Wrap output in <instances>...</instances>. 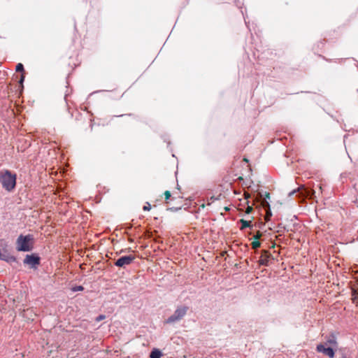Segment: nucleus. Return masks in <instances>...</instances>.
Returning <instances> with one entry per match:
<instances>
[{"instance_id": "1", "label": "nucleus", "mask_w": 358, "mask_h": 358, "mask_svg": "<svg viewBox=\"0 0 358 358\" xmlns=\"http://www.w3.org/2000/svg\"><path fill=\"white\" fill-rule=\"evenodd\" d=\"M34 238L31 234L20 235L16 240V250L19 252H29L33 249Z\"/></svg>"}, {"instance_id": "2", "label": "nucleus", "mask_w": 358, "mask_h": 358, "mask_svg": "<svg viewBox=\"0 0 358 358\" xmlns=\"http://www.w3.org/2000/svg\"><path fill=\"white\" fill-rule=\"evenodd\" d=\"M0 182L2 187L7 191L13 190L16 185V175L10 171L6 170L0 173Z\"/></svg>"}, {"instance_id": "3", "label": "nucleus", "mask_w": 358, "mask_h": 358, "mask_svg": "<svg viewBox=\"0 0 358 358\" xmlns=\"http://www.w3.org/2000/svg\"><path fill=\"white\" fill-rule=\"evenodd\" d=\"M0 259L10 264L17 262V258L11 254L3 241L0 242Z\"/></svg>"}, {"instance_id": "4", "label": "nucleus", "mask_w": 358, "mask_h": 358, "mask_svg": "<svg viewBox=\"0 0 358 358\" xmlns=\"http://www.w3.org/2000/svg\"><path fill=\"white\" fill-rule=\"evenodd\" d=\"M40 260L41 259L37 254H31L25 256L23 263L31 268H36L40 264Z\"/></svg>"}, {"instance_id": "5", "label": "nucleus", "mask_w": 358, "mask_h": 358, "mask_svg": "<svg viewBox=\"0 0 358 358\" xmlns=\"http://www.w3.org/2000/svg\"><path fill=\"white\" fill-rule=\"evenodd\" d=\"M188 308L186 306H181L178 308L174 313L168 318L167 322L171 323L181 320L186 314Z\"/></svg>"}, {"instance_id": "6", "label": "nucleus", "mask_w": 358, "mask_h": 358, "mask_svg": "<svg viewBox=\"0 0 358 358\" xmlns=\"http://www.w3.org/2000/svg\"><path fill=\"white\" fill-rule=\"evenodd\" d=\"M135 257L132 255L124 256L119 258L115 263V265L118 267H123L126 265L130 264L134 260Z\"/></svg>"}, {"instance_id": "7", "label": "nucleus", "mask_w": 358, "mask_h": 358, "mask_svg": "<svg viewBox=\"0 0 358 358\" xmlns=\"http://www.w3.org/2000/svg\"><path fill=\"white\" fill-rule=\"evenodd\" d=\"M317 350L320 352H322L330 358H334V351L329 347L323 344H320L317 346Z\"/></svg>"}, {"instance_id": "8", "label": "nucleus", "mask_w": 358, "mask_h": 358, "mask_svg": "<svg viewBox=\"0 0 358 358\" xmlns=\"http://www.w3.org/2000/svg\"><path fill=\"white\" fill-rule=\"evenodd\" d=\"M270 256L271 255L268 251L263 250L259 259V264L263 266H268Z\"/></svg>"}, {"instance_id": "9", "label": "nucleus", "mask_w": 358, "mask_h": 358, "mask_svg": "<svg viewBox=\"0 0 358 358\" xmlns=\"http://www.w3.org/2000/svg\"><path fill=\"white\" fill-rule=\"evenodd\" d=\"M162 357V352L158 349H154L150 355V358H160Z\"/></svg>"}, {"instance_id": "10", "label": "nucleus", "mask_w": 358, "mask_h": 358, "mask_svg": "<svg viewBox=\"0 0 358 358\" xmlns=\"http://www.w3.org/2000/svg\"><path fill=\"white\" fill-rule=\"evenodd\" d=\"M240 222L241 223V229H243L246 227H251V221H247L245 220H241Z\"/></svg>"}, {"instance_id": "11", "label": "nucleus", "mask_w": 358, "mask_h": 358, "mask_svg": "<svg viewBox=\"0 0 358 358\" xmlns=\"http://www.w3.org/2000/svg\"><path fill=\"white\" fill-rule=\"evenodd\" d=\"M324 345L327 346V345L336 346L337 342H336V338L334 337H332L331 338L328 339Z\"/></svg>"}, {"instance_id": "12", "label": "nucleus", "mask_w": 358, "mask_h": 358, "mask_svg": "<svg viewBox=\"0 0 358 358\" xmlns=\"http://www.w3.org/2000/svg\"><path fill=\"white\" fill-rule=\"evenodd\" d=\"M260 242L258 240H255L252 242L251 245L253 249H257L260 247Z\"/></svg>"}, {"instance_id": "13", "label": "nucleus", "mask_w": 358, "mask_h": 358, "mask_svg": "<svg viewBox=\"0 0 358 358\" xmlns=\"http://www.w3.org/2000/svg\"><path fill=\"white\" fill-rule=\"evenodd\" d=\"M15 69H16V71H19V72L23 71H24L23 64L21 63L17 64Z\"/></svg>"}, {"instance_id": "14", "label": "nucleus", "mask_w": 358, "mask_h": 358, "mask_svg": "<svg viewBox=\"0 0 358 358\" xmlns=\"http://www.w3.org/2000/svg\"><path fill=\"white\" fill-rule=\"evenodd\" d=\"M262 236V234L260 231H257V234L254 236V238L255 240H259Z\"/></svg>"}, {"instance_id": "15", "label": "nucleus", "mask_w": 358, "mask_h": 358, "mask_svg": "<svg viewBox=\"0 0 358 358\" xmlns=\"http://www.w3.org/2000/svg\"><path fill=\"white\" fill-rule=\"evenodd\" d=\"M164 196H165V199L166 200H169L171 197V192L169 191H166L164 192Z\"/></svg>"}, {"instance_id": "16", "label": "nucleus", "mask_w": 358, "mask_h": 358, "mask_svg": "<svg viewBox=\"0 0 358 358\" xmlns=\"http://www.w3.org/2000/svg\"><path fill=\"white\" fill-rule=\"evenodd\" d=\"M106 318V316L104 315H100L99 317L96 318V321L99 322L102 320H104Z\"/></svg>"}, {"instance_id": "17", "label": "nucleus", "mask_w": 358, "mask_h": 358, "mask_svg": "<svg viewBox=\"0 0 358 358\" xmlns=\"http://www.w3.org/2000/svg\"><path fill=\"white\" fill-rule=\"evenodd\" d=\"M151 208V206L150 205V203H147L145 206H143V210H150Z\"/></svg>"}, {"instance_id": "18", "label": "nucleus", "mask_w": 358, "mask_h": 358, "mask_svg": "<svg viewBox=\"0 0 358 358\" xmlns=\"http://www.w3.org/2000/svg\"><path fill=\"white\" fill-rule=\"evenodd\" d=\"M252 209H253V208H252V206H248L247 207V208H246L245 213H246L247 214H249V213H250L252 211Z\"/></svg>"}, {"instance_id": "19", "label": "nucleus", "mask_w": 358, "mask_h": 358, "mask_svg": "<svg viewBox=\"0 0 358 358\" xmlns=\"http://www.w3.org/2000/svg\"><path fill=\"white\" fill-rule=\"evenodd\" d=\"M83 287L82 286H77V287H75L73 288V291H80V290H83Z\"/></svg>"}, {"instance_id": "20", "label": "nucleus", "mask_w": 358, "mask_h": 358, "mask_svg": "<svg viewBox=\"0 0 358 358\" xmlns=\"http://www.w3.org/2000/svg\"><path fill=\"white\" fill-rule=\"evenodd\" d=\"M24 76L22 74L21 76V78H20V83H22L24 82Z\"/></svg>"}, {"instance_id": "21", "label": "nucleus", "mask_w": 358, "mask_h": 358, "mask_svg": "<svg viewBox=\"0 0 358 358\" xmlns=\"http://www.w3.org/2000/svg\"><path fill=\"white\" fill-rule=\"evenodd\" d=\"M353 296L355 299H358V293L357 294L356 292H355Z\"/></svg>"}, {"instance_id": "22", "label": "nucleus", "mask_w": 358, "mask_h": 358, "mask_svg": "<svg viewBox=\"0 0 358 358\" xmlns=\"http://www.w3.org/2000/svg\"><path fill=\"white\" fill-rule=\"evenodd\" d=\"M304 190H305V192H306V194L307 195H308V194H309V191H308V190H307V189H304Z\"/></svg>"}, {"instance_id": "23", "label": "nucleus", "mask_w": 358, "mask_h": 358, "mask_svg": "<svg viewBox=\"0 0 358 358\" xmlns=\"http://www.w3.org/2000/svg\"><path fill=\"white\" fill-rule=\"evenodd\" d=\"M295 192V191L292 192L289 194L292 195Z\"/></svg>"}, {"instance_id": "24", "label": "nucleus", "mask_w": 358, "mask_h": 358, "mask_svg": "<svg viewBox=\"0 0 358 358\" xmlns=\"http://www.w3.org/2000/svg\"><path fill=\"white\" fill-rule=\"evenodd\" d=\"M66 98H67V94H66L65 96H64V99H65L66 101Z\"/></svg>"}, {"instance_id": "25", "label": "nucleus", "mask_w": 358, "mask_h": 358, "mask_svg": "<svg viewBox=\"0 0 358 358\" xmlns=\"http://www.w3.org/2000/svg\"><path fill=\"white\" fill-rule=\"evenodd\" d=\"M343 358H345V357H343Z\"/></svg>"}]
</instances>
